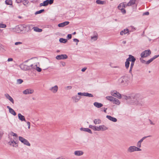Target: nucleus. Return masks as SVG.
<instances>
[{
	"label": "nucleus",
	"instance_id": "nucleus-3",
	"mask_svg": "<svg viewBox=\"0 0 159 159\" xmlns=\"http://www.w3.org/2000/svg\"><path fill=\"white\" fill-rule=\"evenodd\" d=\"M119 81L121 85L126 86L128 84V78L126 76L121 77L119 79Z\"/></svg>",
	"mask_w": 159,
	"mask_h": 159
},
{
	"label": "nucleus",
	"instance_id": "nucleus-14",
	"mask_svg": "<svg viewBox=\"0 0 159 159\" xmlns=\"http://www.w3.org/2000/svg\"><path fill=\"white\" fill-rule=\"evenodd\" d=\"M69 23V21H65L63 23H60L58 24V26L60 27H64L65 26L68 25Z\"/></svg>",
	"mask_w": 159,
	"mask_h": 159
},
{
	"label": "nucleus",
	"instance_id": "nucleus-25",
	"mask_svg": "<svg viewBox=\"0 0 159 159\" xmlns=\"http://www.w3.org/2000/svg\"><path fill=\"white\" fill-rule=\"evenodd\" d=\"M136 0H130L129 2L126 5V6H130L135 4Z\"/></svg>",
	"mask_w": 159,
	"mask_h": 159
},
{
	"label": "nucleus",
	"instance_id": "nucleus-27",
	"mask_svg": "<svg viewBox=\"0 0 159 159\" xmlns=\"http://www.w3.org/2000/svg\"><path fill=\"white\" fill-rule=\"evenodd\" d=\"M96 3L98 4L103 5L106 4V2L104 1H102L100 0H97Z\"/></svg>",
	"mask_w": 159,
	"mask_h": 159
},
{
	"label": "nucleus",
	"instance_id": "nucleus-22",
	"mask_svg": "<svg viewBox=\"0 0 159 159\" xmlns=\"http://www.w3.org/2000/svg\"><path fill=\"white\" fill-rule=\"evenodd\" d=\"M94 105L96 107L99 108L103 106V104L101 103L95 102L93 103Z\"/></svg>",
	"mask_w": 159,
	"mask_h": 159
},
{
	"label": "nucleus",
	"instance_id": "nucleus-46",
	"mask_svg": "<svg viewBox=\"0 0 159 159\" xmlns=\"http://www.w3.org/2000/svg\"><path fill=\"white\" fill-rule=\"evenodd\" d=\"M153 61V60H152V58H151L150 59H149L148 61H146V64H149L150 63L152 62Z\"/></svg>",
	"mask_w": 159,
	"mask_h": 159
},
{
	"label": "nucleus",
	"instance_id": "nucleus-63",
	"mask_svg": "<svg viewBox=\"0 0 159 159\" xmlns=\"http://www.w3.org/2000/svg\"><path fill=\"white\" fill-rule=\"evenodd\" d=\"M93 129L94 131H97L96 126H94Z\"/></svg>",
	"mask_w": 159,
	"mask_h": 159
},
{
	"label": "nucleus",
	"instance_id": "nucleus-12",
	"mask_svg": "<svg viewBox=\"0 0 159 159\" xmlns=\"http://www.w3.org/2000/svg\"><path fill=\"white\" fill-rule=\"evenodd\" d=\"M58 90V87L57 85H55L49 89V90L53 93H56Z\"/></svg>",
	"mask_w": 159,
	"mask_h": 159
},
{
	"label": "nucleus",
	"instance_id": "nucleus-45",
	"mask_svg": "<svg viewBox=\"0 0 159 159\" xmlns=\"http://www.w3.org/2000/svg\"><path fill=\"white\" fill-rule=\"evenodd\" d=\"M6 27V25L5 24L0 23V28H5Z\"/></svg>",
	"mask_w": 159,
	"mask_h": 159
},
{
	"label": "nucleus",
	"instance_id": "nucleus-54",
	"mask_svg": "<svg viewBox=\"0 0 159 159\" xmlns=\"http://www.w3.org/2000/svg\"><path fill=\"white\" fill-rule=\"evenodd\" d=\"M96 128H97V131H101V128H100V125L98 127L96 126Z\"/></svg>",
	"mask_w": 159,
	"mask_h": 159
},
{
	"label": "nucleus",
	"instance_id": "nucleus-2",
	"mask_svg": "<svg viewBox=\"0 0 159 159\" xmlns=\"http://www.w3.org/2000/svg\"><path fill=\"white\" fill-rule=\"evenodd\" d=\"M31 25H20L16 26L15 27V29L16 31L18 33H20L21 31L23 30H26V29H30Z\"/></svg>",
	"mask_w": 159,
	"mask_h": 159
},
{
	"label": "nucleus",
	"instance_id": "nucleus-23",
	"mask_svg": "<svg viewBox=\"0 0 159 159\" xmlns=\"http://www.w3.org/2000/svg\"><path fill=\"white\" fill-rule=\"evenodd\" d=\"M80 130L81 131L87 132L89 133L92 134L91 130L90 129H89L88 128H81L80 129Z\"/></svg>",
	"mask_w": 159,
	"mask_h": 159
},
{
	"label": "nucleus",
	"instance_id": "nucleus-11",
	"mask_svg": "<svg viewBox=\"0 0 159 159\" xmlns=\"http://www.w3.org/2000/svg\"><path fill=\"white\" fill-rule=\"evenodd\" d=\"M34 92V91L33 89H27L26 90H24L23 92V93L25 94H32Z\"/></svg>",
	"mask_w": 159,
	"mask_h": 159
},
{
	"label": "nucleus",
	"instance_id": "nucleus-56",
	"mask_svg": "<svg viewBox=\"0 0 159 159\" xmlns=\"http://www.w3.org/2000/svg\"><path fill=\"white\" fill-rule=\"evenodd\" d=\"M11 133L13 134L12 136H13L17 137V134H16L14 133L13 132H11Z\"/></svg>",
	"mask_w": 159,
	"mask_h": 159
},
{
	"label": "nucleus",
	"instance_id": "nucleus-5",
	"mask_svg": "<svg viewBox=\"0 0 159 159\" xmlns=\"http://www.w3.org/2000/svg\"><path fill=\"white\" fill-rule=\"evenodd\" d=\"M151 53V51L150 50H146L141 53L140 56L142 58L146 57L149 56Z\"/></svg>",
	"mask_w": 159,
	"mask_h": 159
},
{
	"label": "nucleus",
	"instance_id": "nucleus-17",
	"mask_svg": "<svg viewBox=\"0 0 159 159\" xmlns=\"http://www.w3.org/2000/svg\"><path fill=\"white\" fill-rule=\"evenodd\" d=\"M18 117L19 119L21 121L26 122V121L25 119L24 116L22 115L20 113H19L18 114Z\"/></svg>",
	"mask_w": 159,
	"mask_h": 159
},
{
	"label": "nucleus",
	"instance_id": "nucleus-40",
	"mask_svg": "<svg viewBox=\"0 0 159 159\" xmlns=\"http://www.w3.org/2000/svg\"><path fill=\"white\" fill-rule=\"evenodd\" d=\"M8 143L10 145H12L13 147H14V145H12V143H15V144H16L17 143H16V142L14 141V140H13V141H9Z\"/></svg>",
	"mask_w": 159,
	"mask_h": 159
},
{
	"label": "nucleus",
	"instance_id": "nucleus-13",
	"mask_svg": "<svg viewBox=\"0 0 159 159\" xmlns=\"http://www.w3.org/2000/svg\"><path fill=\"white\" fill-rule=\"evenodd\" d=\"M130 31H130L129 29L126 28L121 31L120 32V34L121 35H123L126 34H129V32H130Z\"/></svg>",
	"mask_w": 159,
	"mask_h": 159
},
{
	"label": "nucleus",
	"instance_id": "nucleus-6",
	"mask_svg": "<svg viewBox=\"0 0 159 159\" xmlns=\"http://www.w3.org/2000/svg\"><path fill=\"white\" fill-rule=\"evenodd\" d=\"M33 64L31 65L30 66H28L27 65L23 64H20V67L21 69L25 70L31 69L32 68V67H33Z\"/></svg>",
	"mask_w": 159,
	"mask_h": 159
},
{
	"label": "nucleus",
	"instance_id": "nucleus-64",
	"mask_svg": "<svg viewBox=\"0 0 159 159\" xmlns=\"http://www.w3.org/2000/svg\"><path fill=\"white\" fill-rule=\"evenodd\" d=\"M16 2L17 3H20L21 2V0H16Z\"/></svg>",
	"mask_w": 159,
	"mask_h": 159
},
{
	"label": "nucleus",
	"instance_id": "nucleus-59",
	"mask_svg": "<svg viewBox=\"0 0 159 159\" xmlns=\"http://www.w3.org/2000/svg\"><path fill=\"white\" fill-rule=\"evenodd\" d=\"M149 14V13L148 12H146L143 13V15H148Z\"/></svg>",
	"mask_w": 159,
	"mask_h": 159
},
{
	"label": "nucleus",
	"instance_id": "nucleus-29",
	"mask_svg": "<svg viewBox=\"0 0 159 159\" xmlns=\"http://www.w3.org/2000/svg\"><path fill=\"white\" fill-rule=\"evenodd\" d=\"M129 59H127L126 61L125 62V67L127 69H128L130 63Z\"/></svg>",
	"mask_w": 159,
	"mask_h": 159
},
{
	"label": "nucleus",
	"instance_id": "nucleus-18",
	"mask_svg": "<svg viewBox=\"0 0 159 159\" xmlns=\"http://www.w3.org/2000/svg\"><path fill=\"white\" fill-rule=\"evenodd\" d=\"M106 117L109 120L114 122H116L117 121V120L116 118L107 115Z\"/></svg>",
	"mask_w": 159,
	"mask_h": 159
},
{
	"label": "nucleus",
	"instance_id": "nucleus-34",
	"mask_svg": "<svg viewBox=\"0 0 159 159\" xmlns=\"http://www.w3.org/2000/svg\"><path fill=\"white\" fill-rule=\"evenodd\" d=\"M134 62H131V64L130 65V70H129V72L130 73H132V68L134 66Z\"/></svg>",
	"mask_w": 159,
	"mask_h": 159
},
{
	"label": "nucleus",
	"instance_id": "nucleus-52",
	"mask_svg": "<svg viewBox=\"0 0 159 159\" xmlns=\"http://www.w3.org/2000/svg\"><path fill=\"white\" fill-rule=\"evenodd\" d=\"M27 123V125L28 126V129H30V122H29V121H28L27 122H26Z\"/></svg>",
	"mask_w": 159,
	"mask_h": 159
},
{
	"label": "nucleus",
	"instance_id": "nucleus-32",
	"mask_svg": "<svg viewBox=\"0 0 159 159\" xmlns=\"http://www.w3.org/2000/svg\"><path fill=\"white\" fill-rule=\"evenodd\" d=\"M112 102H114V103L117 105H119L120 104V102L119 100L115 98Z\"/></svg>",
	"mask_w": 159,
	"mask_h": 159
},
{
	"label": "nucleus",
	"instance_id": "nucleus-37",
	"mask_svg": "<svg viewBox=\"0 0 159 159\" xmlns=\"http://www.w3.org/2000/svg\"><path fill=\"white\" fill-rule=\"evenodd\" d=\"M106 98L108 100H109L111 101H113V100L114 99V98L112 97V96H107L106 97Z\"/></svg>",
	"mask_w": 159,
	"mask_h": 159
},
{
	"label": "nucleus",
	"instance_id": "nucleus-24",
	"mask_svg": "<svg viewBox=\"0 0 159 159\" xmlns=\"http://www.w3.org/2000/svg\"><path fill=\"white\" fill-rule=\"evenodd\" d=\"M32 69H35L37 71L39 72H40L41 71L42 69L41 68L37 66V65H33V67H32Z\"/></svg>",
	"mask_w": 159,
	"mask_h": 159
},
{
	"label": "nucleus",
	"instance_id": "nucleus-4",
	"mask_svg": "<svg viewBox=\"0 0 159 159\" xmlns=\"http://www.w3.org/2000/svg\"><path fill=\"white\" fill-rule=\"evenodd\" d=\"M141 149L136 147L133 146H130L127 149L128 152L131 153L135 151H141Z\"/></svg>",
	"mask_w": 159,
	"mask_h": 159
},
{
	"label": "nucleus",
	"instance_id": "nucleus-16",
	"mask_svg": "<svg viewBox=\"0 0 159 159\" xmlns=\"http://www.w3.org/2000/svg\"><path fill=\"white\" fill-rule=\"evenodd\" d=\"M7 108L9 109V112L13 115L14 116H16V112L14 111V110L11 108L9 106H7Z\"/></svg>",
	"mask_w": 159,
	"mask_h": 159
},
{
	"label": "nucleus",
	"instance_id": "nucleus-35",
	"mask_svg": "<svg viewBox=\"0 0 159 159\" xmlns=\"http://www.w3.org/2000/svg\"><path fill=\"white\" fill-rule=\"evenodd\" d=\"M5 3L7 5H11L12 2L11 0H6L5 1Z\"/></svg>",
	"mask_w": 159,
	"mask_h": 159
},
{
	"label": "nucleus",
	"instance_id": "nucleus-30",
	"mask_svg": "<svg viewBox=\"0 0 159 159\" xmlns=\"http://www.w3.org/2000/svg\"><path fill=\"white\" fill-rule=\"evenodd\" d=\"M101 121L99 119H95L93 121V122L95 124H100L101 123Z\"/></svg>",
	"mask_w": 159,
	"mask_h": 159
},
{
	"label": "nucleus",
	"instance_id": "nucleus-15",
	"mask_svg": "<svg viewBox=\"0 0 159 159\" xmlns=\"http://www.w3.org/2000/svg\"><path fill=\"white\" fill-rule=\"evenodd\" d=\"M5 96L6 98L8 99L13 104L14 103V101L13 99L7 93L5 94Z\"/></svg>",
	"mask_w": 159,
	"mask_h": 159
},
{
	"label": "nucleus",
	"instance_id": "nucleus-9",
	"mask_svg": "<svg viewBox=\"0 0 159 159\" xmlns=\"http://www.w3.org/2000/svg\"><path fill=\"white\" fill-rule=\"evenodd\" d=\"M68 56L66 54H61L57 55L56 58L57 60L65 59L67 58Z\"/></svg>",
	"mask_w": 159,
	"mask_h": 159
},
{
	"label": "nucleus",
	"instance_id": "nucleus-51",
	"mask_svg": "<svg viewBox=\"0 0 159 159\" xmlns=\"http://www.w3.org/2000/svg\"><path fill=\"white\" fill-rule=\"evenodd\" d=\"M84 93H82L79 92L78 93V94L79 95L84 96Z\"/></svg>",
	"mask_w": 159,
	"mask_h": 159
},
{
	"label": "nucleus",
	"instance_id": "nucleus-31",
	"mask_svg": "<svg viewBox=\"0 0 159 159\" xmlns=\"http://www.w3.org/2000/svg\"><path fill=\"white\" fill-rule=\"evenodd\" d=\"M101 130L104 131L108 129V128L104 125H100Z\"/></svg>",
	"mask_w": 159,
	"mask_h": 159
},
{
	"label": "nucleus",
	"instance_id": "nucleus-42",
	"mask_svg": "<svg viewBox=\"0 0 159 159\" xmlns=\"http://www.w3.org/2000/svg\"><path fill=\"white\" fill-rule=\"evenodd\" d=\"M23 80L22 79H19L17 80V82L18 84H21L23 82Z\"/></svg>",
	"mask_w": 159,
	"mask_h": 159
},
{
	"label": "nucleus",
	"instance_id": "nucleus-26",
	"mask_svg": "<svg viewBox=\"0 0 159 159\" xmlns=\"http://www.w3.org/2000/svg\"><path fill=\"white\" fill-rule=\"evenodd\" d=\"M125 7V4L124 3H122L120 4L118 7L119 9L121 10L124 8Z\"/></svg>",
	"mask_w": 159,
	"mask_h": 159
},
{
	"label": "nucleus",
	"instance_id": "nucleus-38",
	"mask_svg": "<svg viewBox=\"0 0 159 159\" xmlns=\"http://www.w3.org/2000/svg\"><path fill=\"white\" fill-rule=\"evenodd\" d=\"M151 137V135H149V136H145L143 137L139 141V142H140V143H142V142L146 138H148V137Z\"/></svg>",
	"mask_w": 159,
	"mask_h": 159
},
{
	"label": "nucleus",
	"instance_id": "nucleus-48",
	"mask_svg": "<svg viewBox=\"0 0 159 159\" xmlns=\"http://www.w3.org/2000/svg\"><path fill=\"white\" fill-rule=\"evenodd\" d=\"M140 60L141 62L143 63H146V62L144 60H143V58L142 57H141L140 58Z\"/></svg>",
	"mask_w": 159,
	"mask_h": 159
},
{
	"label": "nucleus",
	"instance_id": "nucleus-49",
	"mask_svg": "<svg viewBox=\"0 0 159 159\" xmlns=\"http://www.w3.org/2000/svg\"><path fill=\"white\" fill-rule=\"evenodd\" d=\"M129 29H131V30L130 31H131L130 32L133 31H134L135 30V28L132 26L129 27Z\"/></svg>",
	"mask_w": 159,
	"mask_h": 159
},
{
	"label": "nucleus",
	"instance_id": "nucleus-8",
	"mask_svg": "<svg viewBox=\"0 0 159 159\" xmlns=\"http://www.w3.org/2000/svg\"><path fill=\"white\" fill-rule=\"evenodd\" d=\"M54 0H46L45 1H44L43 2V3H41L40 4V6L41 7L42 6H47L49 4L50 5L52 4Z\"/></svg>",
	"mask_w": 159,
	"mask_h": 159
},
{
	"label": "nucleus",
	"instance_id": "nucleus-10",
	"mask_svg": "<svg viewBox=\"0 0 159 159\" xmlns=\"http://www.w3.org/2000/svg\"><path fill=\"white\" fill-rule=\"evenodd\" d=\"M111 94L113 96L117 98H118L120 99L121 98V96L119 93L116 91H113L111 92Z\"/></svg>",
	"mask_w": 159,
	"mask_h": 159
},
{
	"label": "nucleus",
	"instance_id": "nucleus-20",
	"mask_svg": "<svg viewBox=\"0 0 159 159\" xmlns=\"http://www.w3.org/2000/svg\"><path fill=\"white\" fill-rule=\"evenodd\" d=\"M72 99L75 102H78L79 100L80 99V97L78 95H76L75 96H73L72 98Z\"/></svg>",
	"mask_w": 159,
	"mask_h": 159
},
{
	"label": "nucleus",
	"instance_id": "nucleus-33",
	"mask_svg": "<svg viewBox=\"0 0 159 159\" xmlns=\"http://www.w3.org/2000/svg\"><path fill=\"white\" fill-rule=\"evenodd\" d=\"M84 93V96L88 97H93V94L88 93Z\"/></svg>",
	"mask_w": 159,
	"mask_h": 159
},
{
	"label": "nucleus",
	"instance_id": "nucleus-21",
	"mask_svg": "<svg viewBox=\"0 0 159 159\" xmlns=\"http://www.w3.org/2000/svg\"><path fill=\"white\" fill-rule=\"evenodd\" d=\"M74 154L76 156H80L84 154V152L82 151H77L74 152Z\"/></svg>",
	"mask_w": 159,
	"mask_h": 159
},
{
	"label": "nucleus",
	"instance_id": "nucleus-57",
	"mask_svg": "<svg viewBox=\"0 0 159 159\" xmlns=\"http://www.w3.org/2000/svg\"><path fill=\"white\" fill-rule=\"evenodd\" d=\"M148 121H149L150 124L151 125H154V123L151 120H150V119H149L148 120Z\"/></svg>",
	"mask_w": 159,
	"mask_h": 159
},
{
	"label": "nucleus",
	"instance_id": "nucleus-47",
	"mask_svg": "<svg viewBox=\"0 0 159 159\" xmlns=\"http://www.w3.org/2000/svg\"><path fill=\"white\" fill-rule=\"evenodd\" d=\"M141 143L140 142H139V141H138L137 144V147H138V148H140L141 147Z\"/></svg>",
	"mask_w": 159,
	"mask_h": 159
},
{
	"label": "nucleus",
	"instance_id": "nucleus-39",
	"mask_svg": "<svg viewBox=\"0 0 159 159\" xmlns=\"http://www.w3.org/2000/svg\"><path fill=\"white\" fill-rule=\"evenodd\" d=\"M44 11V9H42L39 11H37L35 13V14L37 15L38 14H40V13H42V12H43V11Z\"/></svg>",
	"mask_w": 159,
	"mask_h": 159
},
{
	"label": "nucleus",
	"instance_id": "nucleus-28",
	"mask_svg": "<svg viewBox=\"0 0 159 159\" xmlns=\"http://www.w3.org/2000/svg\"><path fill=\"white\" fill-rule=\"evenodd\" d=\"M33 29L34 31L37 32H40L42 31V29H39L37 27H34L33 28Z\"/></svg>",
	"mask_w": 159,
	"mask_h": 159
},
{
	"label": "nucleus",
	"instance_id": "nucleus-19",
	"mask_svg": "<svg viewBox=\"0 0 159 159\" xmlns=\"http://www.w3.org/2000/svg\"><path fill=\"white\" fill-rule=\"evenodd\" d=\"M129 57L127 59H129V61H131V62H135L136 59L133 56L131 55H129Z\"/></svg>",
	"mask_w": 159,
	"mask_h": 159
},
{
	"label": "nucleus",
	"instance_id": "nucleus-41",
	"mask_svg": "<svg viewBox=\"0 0 159 159\" xmlns=\"http://www.w3.org/2000/svg\"><path fill=\"white\" fill-rule=\"evenodd\" d=\"M24 5L27 6L29 3V2L27 0H24L22 1Z\"/></svg>",
	"mask_w": 159,
	"mask_h": 159
},
{
	"label": "nucleus",
	"instance_id": "nucleus-1",
	"mask_svg": "<svg viewBox=\"0 0 159 159\" xmlns=\"http://www.w3.org/2000/svg\"><path fill=\"white\" fill-rule=\"evenodd\" d=\"M123 97L126 100H130L133 102L140 106H142L144 103V99L139 94L133 93L129 96H124Z\"/></svg>",
	"mask_w": 159,
	"mask_h": 159
},
{
	"label": "nucleus",
	"instance_id": "nucleus-50",
	"mask_svg": "<svg viewBox=\"0 0 159 159\" xmlns=\"http://www.w3.org/2000/svg\"><path fill=\"white\" fill-rule=\"evenodd\" d=\"M159 56V55H155L152 58L153 60L154 59L156 58H157Z\"/></svg>",
	"mask_w": 159,
	"mask_h": 159
},
{
	"label": "nucleus",
	"instance_id": "nucleus-58",
	"mask_svg": "<svg viewBox=\"0 0 159 159\" xmlns=\"http://www.w3.org/2000/svg\"><path fill=\"white\" fill-rule=\"evenodd\" d=\"M121 10L123 13L125 14L126 13V11L124 8L123 9Z\"/></svg>",
	"mask_w": 159,
	"mask_h": 159
},
{
	"label": "nucleus",
	"instance_id": "nucleus-44",
	"mask_svg": "<svg viewBox=\"0 0 159 159\" xmlns=\"http://www.w3.org/2000/svg\"><path fill=\"white\" fill-rule=\"evenodd\" d=\"M0 50L3 51L4 50V46L0 43Z\"/></svg>",
	"mask_w": 159,
	"mask_h": 159
},
{
	"label": "nucleus",
	"instance_id": "nucleus-55",
	"mask_svg": "<svg viewBox=\"0 0 159 159\" xmlns=\"http://www.w3.org/2000/svg\"><path fill=\"white\" fill-rule=\"evenodd\" d=\"M72 35L71 34H68L67 35V38L68 39H71V38Z\"/></svg>",
	"mask_w": 159,
	"mask_h": 159
},
{
	"label": "nucleus",
	"instance_id": "nucleus-7",
	"mask_svg": "<svg viewBox=\"0 0 159 159\" xmlns=\"http://www.w3.org/2000/svg\"><path fill=\"white\" fill-rule=\"evenodd\" d=\"M19 140L24 144L29 146H30V144L29 141L23 137L19 136Z\"/></svg>",
	"mask_w": 159,
	"mask_h": 159
},
{
	"label": "nucleus",
	"instance_id": "nucleus-61",
	"mask_svg": "<svg viewBox=\"0 0 159 159\" xmlns=\"http://www.w3.org/2000/svg\"><path fill=\"white\" fill-rule=\"evenodd\" d=\"M13 59L12 58H8V60H7V61H13Z\"/></svg>",
	"mask_w": 159,
	"mask_h": 159
},
{
	"label": "nucleus",
	"instance_id": "nucleus-53",
	"mask_svg": "<svg viewBox=\"0 0 159 159\" xmlns=\"http://www.w3.org/2000/svg\"><path fill=\"white\" fill-rule=\"evenodd\" d=\"M59 42L61 43H66L67 42V40H59Z\"/></svg>",
	"mask_w": 159,
	"mask_h": 159
},
{
	"label": "nucleus",
	"instance_id": "nucleus-60",
	"mask_svg": "<svg viewBox=\"0 0 159 159\" xmlns=\"http://www.w3.org/2000/svg\"><path fill=\"white\" fill-rule=\"evenodd\" d=\"M22 44V43L21 42H16L15 43V45H17L19 44Z\"/></svg>",
	"mask_w": 159,
	"mask_h": 159
},
{
	"label": "nucleus",
	"instance_id": "nucleus-62",
	"mask_svg": "<svg viewBox=\"0 0 159 159\" xmlns=\"http://www.w3.org/2000/svg\"><path fill=\"white\" fill-rule=\"evenodd\" d=\"M87 68H85V67H84V68H83L82 69H81V71H82V72H84L85 71V70H86V69Z\"/></svg>",
	"mask_w": 159,
	"mask_h": 159
},
{
	"label": "nucleus",
	"instance_id": "nucleus-36",
	"mask_svg": "<svg viewBox=\"0 0 159 159\" xmlns=\"http://www.w3.org/2000/svg\"><path fill=\"white\" fill-rule=\"evenodd\" d=\"M98 34L96 33L93 36H91V39L97 40L98 39Z\"/></svg>",
	"mask_w": 159,
	"mask_h": 159
},
{
	"label": "nucleus",
	"instance_id": "nucleus-43",
	"mask_svg": "<svg viewBox=\"0 0 159 159\" xmlns=\"http://www.w3.org/2000/svg\"><path fill=\"white\" fill-rule=\"evenodd\" d=\"M72 88V87L71 86H66L65 88V89L66 90H68L69 89H70Z\"/></svg>",
	"mask_w": 159,
	"mask_h": 159
}]
</instances>
